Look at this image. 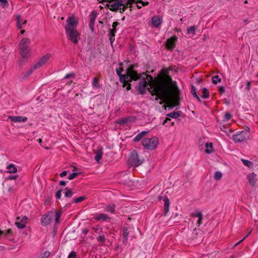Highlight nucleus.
Instances as JSON below:
<instances>
[{"label":"nucleus","mask_w":258,"mask_h":258,"mask_svg":"<svg viewBox=\"0 0 258 258\" xmlns=\"http://www.w3.org/2000/svg\"><path fill=\"white\" fill-rule=\"evenodd\" d=\"M168 89L167 86L161 82L157 83L153 87L151 86L150 88H148V90L152 96L156 95L155 100L157 101L159 99L161 100V101L160 102V104H162L163 101L167 98Z\"/></svg>","instance_id":"obj_2"},{"label":"nucleus","mask_w":258,"mask_h":258,"mask_svg":"<svg viewBox=\"0 0 258 258\" xmlns=\"http://www.w3.org/2000/svg\"><path fill=\"white\" fill-rule=\"evenodd\" d=\"M76 252L75 251L73 250L70 253L68 258H76Z\"/></svg>","instance_id":"obj_43"},{"label":"nucleus","mask_w":258,"mask_h":258,"mask_svg":"<svg viewBox=\"0 0 258 258\" xmlns=\"http://www.w3.org/2000/svg\"><path fill=\"white\" fill-rule=\"evenodd\" d=\"M0 2L3 3L4 5L8 4L7 0H0Z\"/></svg>","instance_id":"obj_59"},{"label":"nucleus","mask_w":258,"mask_h":258,"mask_svg":"<svg viewBox=\"0 0 258 258\" xmlns=\"http://www.w3.org/2000/svg\"><path fill=\"white\" fill-rule=\"evenodd\" d=\"M177 40V37L174 36L170 39H168L166 43V47L168 49L172 50L175 47V42Z\"/></svg>","instance_id":"obj_16"},{"label":"nucleus","mask_w":258,"mask_h":258,"mask_svg":"<svg viewBox=\"0 0 258 258\" xmlns=\"http://www.w3.org/2000/svg\"><path fill=\"white\" fill-rule=\"evenodd\" d=\"M222 176V173L220 171H216L215 173L214 178L216 180H220Z\"/></svg>","instance_id":"obj_39"},{"label":"nucleus","mask_w":258,"mask_h":258,"mask_svg":"<svg viewBox=\"0 0 258 258\" xmlns=\"http://www.w3.org/2000/svg\"><path fill=\"white\" fill-rule=\"evenodd\" d=\"M97 240L98 242L103 243L105 241V237L104 235H100L97 238Z\"/></svg>","instance_id":"obj_46"},{"label":"nucleus","mask_w":258,"mask_h":258,"mask_svg":"<svg viewBox=\"0 0 258 258\" xmlns=\"http://www.w3.org/2000/svg\"><path fill=\"white\" fill-rule=\"evenodd\" d=\"M241 161L245 166L249 168H252L253 166V163L250 161L246 159H241Z\"/></svg>","instance_id":"obj_33"},{"label":"nucleus","mask_w":258,"mask_h":258,"mask_svg":"<svg viewBox=\"0 0 258 258\" xmlns=\"http://www.w3.org/2000/svg\"><path fill=\"white\" fill-rule=\"evenodd\" d=\"M210 97V92L205 87L203 89L202 97L204 99L209 98Z\"/></svg>","instance_id":"obj_31"},{"label":"nucleus","mask_w":258,"mask_h":258,"mask_svg":"<svg viewBox=\"0 0 258 258\" xmlns=\"http://www.w3.org/2000/svg\"><path fill=\"white\" fill-rule=\"evenodd\" d=\"M116 27L115 28H112V29H109V33H111V34H115V33L116 32Z\"/></svg>","instance_id":"obj_51"},{"label":"nucleus","mask_w":258,"mask_h":258,"mask_svg":"<svg viewBox=\"0 0 258 258\" xmlns=\"http://www.w3.org/2000/svg\"><path fill=\"white\" fill-rule=\"evenodd\" d=\"M17 178H18V175H10L8 176V179L10 180L16 179Z\"/></svg>","instance_id":"obj_53"},{"label":"nucleus","mask_w":258,"mask_h":258,"mask_svg":"<svg viewBox=\"0 0 258 258\" xmlns=\"http://www.w3.org/2000/svg\"><path fill=\"white\" fill-rule=\"evenodd\" d=\"M59 185L61 186H64L66 185V181L61 180L59 182Z\"/></svg>","instance_id":"obj_57"},{"label":"nucleus","mask_w":258,"mask_h":258,"mask_svg":"<svg viewBox=\"0 0 258 258\" xmlns=\"http://www.w3.org/2000/svg\"><path fill=\"white\" fill-rule=\"evenodd\" d=\"M125 83L128 84V86L126 87V89L127 90H130L131 89V84H128V83H127L126 82Z\"/></svg>","instance_id":"obj_60"},{"label":"nucleus","mask_w":258,"mask_h":258,"mask_svg":"<svg viewBox=\"0 0 258 258\" xmlns=\"http://www.w3.org/2000/svg\"><path fill=\"white\" fill-rule=\"evenodd\" d=\"M50 253L48 251H45L44 252L41 253L38 258H48Z\"/></svg>","instance_id":"obj_38"},{"label":"nucleus","mask_w":258,"mask_h":258,"mask_svg":"<svg viewBox=\"0 0 258 258\" xmlns=\"http://www.w3.org/2000/svg\"><path fill=\"white\" fill-rule=\"evenodd\" d=\"M92 86L94 88H100L101 85L99 83V79L97 77H94L93 79Z\"/></svg>","instance_id":"obj_29"},{"label":"nucleus","mask_w":258,"mask_h":258,"mask_svg":"<svg viewBox=\"0 0 258 258\" xmlns=\"http://www.w3.org/2000/svg\"><path fill=\"white\" fill-rule=\"evenodd\" d=\"M8 169V172L10 173H15L17 172V167L13 164H10L7 166Z\"/></svg>","instance_id":"obj_26"},{"label":"nucleus","mask_w":258,"mask_h":258,"mask_svg":"<svg viewBox=\"0 0 258 258\" xmlns=\"http://www.w3.org/2000/svg\"><path fill=\"white\" fill-rule=\"evenodd\" d=\"M232 117V114L229 112H226L225 114V118L227 120H229Z\"/></svg>","instance_id":"obj_47"},{"label":"nucleus","mask_w":258,"mask_h":258,"mask_svg":"<svg viewBox=\"0 0 258 258\" xmlns=\"http://www.w3.org/2000/svg\"><path fill=\"white\" fill-rule=\"evenodd\" d=\"M30 43V39L25 38L21 41L19 50L20 53L23 58H26L30 55V48L29 45Z\"/></svg>","instance_id":"obj_6"},{"label":"nucleus","mask_w":258,"mask_h":258,"mask_svg":"<svg viewBox=\"0 0 258 258\" xmlns=\"http://www.w3.org/2000/svg\"><path fill=\"white\" fill-rule=\"evenodd\" d=\"M3 233H4V231H2V230H0V236L2 235Z\"/></svg>","instance_id":"obj_62"},{"label":"nucleus","mask_w":258,"mask_h":258,"mask_svg":"<svg viewBox=\"0 0 258 258\" xmlns=\"http://www.w3.org/2000/svg\"><path fill=\"white\" fill-rule=\"evenodd\" d=\"M20 63L21 64H23L24 63L23 62V60H21L20 61Z\"/></svg>","instance_id":"obj_64"},{"label":"nucleus","mask_w":258,"mask_h":258,"mask_svg":"<svg viewBox=\"0 0 258 258\" xmlns=\"http://www.w3.org/2000/svg\"><path fill=\"white\" fill-rule=\"evenodd\" d=\"M159 140L156 137L151 138H144L142 141V145L148 150H154L157 148Z\"/></svg>","instance_id":"obj_7"},{"label":"nucleus","mask_w":258,"mask_h":258,"mask_svg":"<svg viewBox=\"0 0 258 258\" xmlns=\"http://www.w3.org/2000/svg\"><path fill=\"white\" fill-rule=\"evenodd\" d=\"M197 29V26H192L189 27L187 29V34L194 35L196 33V30Z\"/></svg>","instance_id":"obj_28"},{"label":"nucleus","mask_w":258,"mask_h":258,"mask_svg":"<svg viewBox=\"0 0 258 258\" xmlns=\"http://www.w3.org/2000/svg\"><path fill=\"white\" fill-rule=\"evenodd\" d=\"M144 161V159L140 158L136 151L131 152V155L128 159V163L133 166L138 167L141 165Z\"/></svg>","instance_id":"obj_9"},{"label":"nucleus","mask_w":258,"mask_h":258,"mask_svg":"<svg viewBox=\"0 0 258 258\" xmlns=\"http://www.w3.org/2000/svg\"><path fill=\"white\" fill-rule=\"evenodd\" d=\"M192 215L197 216L198 218V220L197 221V224L198 225V226L199 227L201 225L202 220L203 219V216L202 213L201 212H199L197 213L192 214Z\"/></svg>","instance_id":"obj_24"},{"label":"nucleus","mask_w":258,"mask_h":258,"mask_svg":"<svg viewBox=\"0 0 258 258\" xmlns=\"http://www.w3.org/2000/svg\"><path fill=\"white\" fill-rule=\"evenodd\" d=\"M36 70V69H34V66H32L30 69H29L28 71H27L25 73H23L22 74V77L23 79H25L28 77L30 75L32 74L34 70Z\"/></svg>","instance_id":"obj_23"},{"label":"nucleus","mask_w":258,"mask_h":258,"mask_svg":"<svg viewBox=\"0 0 258 258\" xmlns=\"http://www.w3.org/2000/svg\"><path fill=\"white\" fill-rule=\"evenodd\" d=\"M128 229L127 228H124L123 230V242L126 243L127 241V237L128 236Z\"/></svg>","instance_id":"obj_32"},{"label":"nucleus","mask_w":258,"mask_h":258,"mask_svg":"<svg viewBox=\"0 0 258 258\" xmlns=\"http://www.w3.org/2000/svg\"><path fill=\"white\" fill-rule=\"evenodd\" d=\"M152 24L155 27L158 28L162 23V18L159 16L154 15L152 18Z\"/></svg>","instance_id":"obj_17"},{"label":"nucleus","mask_w":258,"mask_h":258,"mask_svg":"<svg viewBox=\"0 0 258 258\" xmlns=\"http://www.w3.org/2000/svg\"><path fill=\"white\" fill-rule=\"evenodd\" d=\"M250 81H247L246 84V88L245 89L247 91H249L250 89Z\"/></svg>","instance_id":"obj_50"},{"label":"nucleus","mask_w":258,"mask_h":258,"mask_svg":"<svg viewBox=\"0 0 258 258\" xmlns=\"http://www.w3.org/2000/svg\"><path fill=\"white\" fill-rule=\"evenodd\" d=\"M79 173L77 172H73L69 176L68 179L69 180H72L77 177Z\"/></svg>","instance_id":"obj_40"},{"label":"nucleus","mask_w":258,"mask_h":258,"mask_svg":"<svg viewBox=\"0 0 258 258\" xmlns=\"http://www.w3.org/2000/svg\"><path fill=\"white\" fill-rule=\"evenodd\" d=\"M191 93L193 97H195L199 102H201V100L199 96L197 95L196 92V88L195 86L193 85L191 86Z\"/></svg>","instance_id":"obj_30"},{"label":"nucleus","mask_w":258,"mask_h":258,"mask_svg":"<svg viewBox=\"0 0 258 258\" xmlns=\"http://www.w3.org/2000/svg\"><path fill=\"white\" fill-rule=\"evenodd\" d=\"M70 78H74V74L73 73L68 74L64 77V79H68Z\"/></svg>","instance_id":"obj_49"},{"label":"nucleus","mask_w":258,"mask_h":258,"mask_svg":"<svg viewBox=\"0 0 258 258\" xmlns=\"http://www.w3.org/2000/svg\"><path fill=\"white\" fill-rule=\"evenodd\" d=\"M78 22L74 17H69L66 21L65 27L68 39L77 44L80 39V35L77 30Z\"/></svg>","instance_id":"obj_1"},{"label":"nucleus","mask_w":258,"mask_h":258,"mask_svg":"<svg viewBox=\"0 0 258 258\" xmlns=\"http://www.w3.org/2000/svg\"><path fill=\"white\" fill-rule=\"evenodd\" d=\"M24 32H25V30H21V33L22 34H24Z\"/></svg>","instance_id":"obj_63"},{"label":"nucleus","mask_w":258,"mask_h":258,"mask_svg":"<svg viewBox=\"0 0 258 258\" xmlns=\"http://www.w3.org/2000/svg\"><path fill=\"white\" fill-rule=\"evenodd\" d=\"M86 199L85 196H81L75 199H74V202L75 203H78L81 202Z\"/></svg>","instance_id":"obj_37"},{"label":"nucleus","mask_w":258,"mask_h":258,"mask_svg":"<svg viewBox=\"0 0 258 258\" xmlns=\"http://www.w3.org/2000/svg\"><path fill=\"white\" fill-rule=\"evenodd\" d=\"M97 15V13L94 11H93L89 16V27L92 32H94V23L96 19Z\"/></svg>","instance_id":"obj_14"},{"label":"nucleus","mask_w":258,"mask_h":258,"mask_svg":"<svg viewBox=\"0 0 258 258\" xmlns=\"http://www.w3.org/2000/svg\"><path fill=\"white\" fill-rule=\"evenodd\" d=\"M171 119L170 118H167L164 121V122H163V124H165V123H166L168 121H170Z\"/></svg>","instance_id":"obj_61"},{"label":"nucleus","mask_w":258,"mask_h":258,"mask_svg":"<svg viewBox=\"0 0 258 258\" xmlns=\"http://www.w3.org/2000/svg\"><path fill=\"white\" fill-rule=\"evenodd\" d=\"M121 69H116L117 75L119 77V81L121 83L125 84V82L130 83L133 81H137L139 79L138 73L134 70V67L131 66L127 68L126 74H121Z\"/></svg>","instance_id":"obj_3"},{"label":"nucleus","mask_w":258,"mask_h":258,"mask_svg":"<svg viewBox=\"0 0 258 258\" xmlns=\"http://www.w3.org/2000/svg\"><path fill=\"white\" fill-rule=\"evenodd\" d=\"M247 179L250 185L254 187L256 181V175L254 172L250 173L247 175Z\"/></svg>","instance_id":"obj_18"},{"label":"nucleus","mask_w":258,"mask_h":258,"mask_svg":"<svg viewBox=\"0 0 258 258\" xmlns=\"http://www.w3.org/2000/svg\"><path fill=\"white\" fill-rule=\"evenodd\" d=\"M12 233V231L11 229H8L5 231H4V233H3V234H4V236H7L9 235H10V234H11Z\"/></svg>","instance_id":"obj_48"},{"label":"nucleus","mask_w":258,"mask_h":258,"mask_svg":"<svg viewBox=\"0 0 258 258\" xmlns=\"http://www.w3.org/2000/svg\"><path fill=\"white\" fill-rule=\"evenodd\" d=\"M68 172L67 171L64 170L62 172H61L60 174V176L61 177H63L67 175Z\"/></svg>","instance_id":"obj_54"},{"label":"nucleus","mask_w":258,"mask_h":258,"mask_svg":"<svg viewBox=\"0 0 258 258\" xmlns=\"http://www.w3.org/2000/svg\"><path fill=\"white\" fill-rule=\"evenodd\" d=\"M139 79H141V81L139 84L138 91L139 94L141 95L145 94L146 93V88L149 85V83L147 81L152 79V77L150 75H148L145 73L141 74H138Z\"/></svg>","instance_id":"obj_5"},{"label":"nucleus","mask_w":258,"mask_h":258,"mask_svg":"<svg viewBox=\"0 0 258 258\" xmlns=\"http://www.w3.org/2000/svg\"><path fill=\"white\" fill-rule=\"evenodd\" d=\"M94 219L96 221H106L109 220L110 218L107 215L104 213H99L94 217Z\"/></svg>","instance_id":"obj_19"},{"label":"nucleus","mask_w":258,"mask_h":258,"mask_svg":"<svg viewBox=\"0 0 258 258\" xmlns=\"http://www.w3.org/2000/svg\"><path fill=\"white\" fill-rule=\"evenodd\" d=\"M252 230H251L247 234V235L241 240L238 241L237 243H236L234 245V247L238 245L239 243H240L241 242H242L246 237H247L251 233Z\"/></svg>","instance_id":"obj_42"},{"label":"nucleus","mask_w":258,"mask_h":258,"mask_svg":"<svg viewBox=\"0 0 258 258\" xmlns=\"http://www.w3.org/2000/svg\"><path fill=\"white\" fill-rule=\"evenodd\" d=\"M17 26L19 29H21L22 26L27 23L26 20L23 21L21 19V17L20 15L17 16Z\"/></svg>","instance_id":"obj_21"},{"label":"nucleus","mask_w":258,"mask_h":258,"mask_svg":"<svg viewBox=\"0 0 258 258\" xmlns=\"http://www.w3.org/2000/svg\"><path fill=\"white\" fill-rule=\"evenodd\" d=\"M61 216L60 212L49 211L44 214L41 218V223L43 226H46L52 222L55 218V223L59 222Z\"/></svg>","instance_id":"obj_4"},{"label":"nucleus","mask_w":258,"mask_h":258,"mask_svg":"<svg viewBox=\"0 0 258 258\" xmlns=\"http://www.w3.org/2000/svg\"><path fill=\"white\" fill-rule=\"evenodd\" d=\"M181 113V111H173L172 112L169 113L167 114V115L169 117H170L172 118H177L180 116Z\"/></svg>","instance_id":"obj_27"},{"label":"nucleus","mask_w":258,"mask_h":258,"mask_svg":"<svg viewBox=\"0 0 258 258\" xmlns=\"http://www.w3.org/2000/svg\"><path fill=\"white\" fill-rule=\"evenodd\" d=\"M148 132L146 131H142L139 134L141 136L142 138L147 134Z\"/></svg>","instance_id":"obj_55"},{"label":"nucleus","mask_w":258,"mask_h":258,"mask_svg":"<svg viewBox=\"0 0 258 258\" xmlns=\"http://www.w3.org/2000/svg\"><path fill=\"white\" fill-rule=\"evenodd\" d=\"M107 7L111 11L116 12L119 10L120 13H123L127 9L126 3L125 5L123 4L122 0H115L112 3L109 2Z\"/></svg>","instance_id":"obj_8"},{"label":"nucleus","mask_w":258,"mask_h":258,"mask_svg":"<svg viewBox=\"0 0 258 258\" xmlns=\"http://www.w3.org/2000/svg\"><path fill=\"white\" fill-rule=\"evenodd\" d=\"M119 23L117 22H114L112 24V28L116 27L118 25Z\"/></svg>","instance_id":"obj_58"},{"label":"nucleus","mask_w":258,"mask_h":258,"mask_svg":"<svg viewBox=\"0 0 258 258\" xmlns=\"http://www.w3.org/2000/svg\"><path fill=\"white\" fill-rule=\"evenodd\" d=\"M50 57V54H46L41 57L34 65V69H38L46 63Z\"/></svg>","instance_id":"obj_12"},{"label":"nucleus","mask_w":258,"mask_h":258,"mask_svg":"<svg viewBox=\"0 0 258 258\" xmlns=\"http://www.w3.org/2000/svg\"><path fill=\"white\" fill-rule=\"evenodd\" d=\"M218 91L220 94L224 93L225 92V89L224 87H221L219 88Z\"/></svg>","instance_id":"obj_52"},{"label":"nucleus","mask_w":258,"mask_h":258,"mask_svg":"<svg viewBox=\"0 0 258 258\" xmlns=\"http://www.w3.org/2000/svg\"><path fill=\"white\" fill-rule=\"evenodd\" d=\"M206 147L207 149L205 150V152L207 153H211L212 152V149H213V144L212 143H206Z\"/></svg>","instance_id":"obj_34"},{"label":"nucleus","mask_w":258,"mask_h":258,"mask_svg":"<svg viewBox=\"0 0 258 258\" xmlns=\"http://www.w3.org/2000/svg\"><path fill=\"white\" fill-rule=\"evenodd\" d=\"M62 189H59L55 194V197L57 199H60L61 197Z\"/></svg>","instance_id":"obj_44"},{"label":"nucleus","mask_w":258,"mask_h":258,"mask_svg":"<svg viewBox=\"0 0 258 258\" xmlns=\"http://www.w3.org/2000/svg\"><path fill=\"white\" fill-rule=\"evenodd\" d=\"M127 119L126 118H125V119H123L120 120L119 121V123L121 124H124V123H127Z\"/></svg>","instance_id":"obj_56"},{"label":"nucleus","mask_w":258,"mask_h":258,"mask_svg":"<svg viewBox=\"0 0 258 258\" xmlns=\"http://www.w3.org/2000/svg\"><path fill=\"white\" fill-rule=\"evenodd\" d=\"M221 81V80L218 75H215L212 78V82L214 84H217L218 82H220Z\"/></svg>","instance_id":"obj_36"},{"label":"nucleus","mask_w":258,"mask_h":258,"mask_svg":"<svg viewBox=\"0 0 258 258\" xmlns=\"http://www.w3.org/2000/svg\"><path fill=\"white\" fill-rule=\"evenodd\" d=\"M248 138L247 133L245 131H242L237 134L233 135V140L235 143H240L246 141Z\"/></svg>","instance_id":"obj_10"},{"label":"nucleus","mask_w":258,"mask_h":258,"mask_svg":"<svg viewBox=\"0 0 258 258\" xmlns=\"http://www.w3.org/2000/svg\"><path fill=\"white\" fill-rule=\"evenodd\" d=\"M115 205L114 204H111L108 205L104 209V211L106 212L113 214L115 212Z\"/></svg>","instance_id":"obj_22"},{"label":"nucleus","mask_w":258,"mask_h":258,"mask_svg":"<svg viewBox=\"0 0 258 258\" xmlns=\"http://www.w3.org/2000/svg\"><path fill=\"white\" fill-rule=\"evenodd\" d=\"M133 4H135L136 5V7L138 9H140L142 8V6H145L149 5V2H143L142 1H136L135 0H128L126 3L127 8L128 7L132 8V5Z\"/></svg>","instance_id":"obj_11"},{"label":"nucleus","mask_w":258,"mask_h":258,"mask_svg":"<svg viewBox=\"0 0 258 258\" xmlns=\"http://www.w3.org/2000/svg\"><path fill=\"white\" fill-rule=\"evenodd\" d=\"M95 159L97 163L100 162V160L102 158L103 151L102 149H98L95 153Z\"/></svg>","instance_id":"obj_25"},{"label":"nucleus","mask_w":258,"mask_h":258,"mask_svg":"<svg viewBox=\"0 0 258 258\" xmlns=\"http://www.w3.org/2000/svg\"><path fill=\"white\" fill-rule=\"evenodd\" d=\"M163 201L164 202L163 212H164V215L166 216L167 214V213H168L169 210L170 201L167 196H164L163 197Z\"/></svg>","instance_id":"obj_20"},{"label":"nucleus","mask_w":258,"mask_h":258,"mask_svg":"<svg viewBox=\"0 0 258 258\" xmlns=\"http://www.w3.org/2000/svg\"><path fill=\"white\" fill-rule=\"evenodd\" d=\"M109 41H110V44L111 45H112V44H113V41H114L115 39H114V36H115V34H111V33H109Z\"/></svg>","instance_id":"obj_41"},{"label":"nucleus","mask_w":258,"mask_h":258,"mask_svg":"<svg viewBox=\"0 0 258 258\" xmlns=\"http://www.w3.org/2000/svg\"><path fill=\"white\" fill-rule=\"evenodd\" d=\"M64 189L66 190L64 193L65 197L67 198H71L73 196L74 192L68 187H66Z\"/></svg>","instance_id":"obj_35"},{"label":"nucleus","mask_w":258,"mask_h":258,"mask_svg":"<svg viewBox=\"0 0 258 258\" xmlns=\"http://www.w3.org/2000/svg\"><path fill=\"white\" fill-rule=\"evenodd\" d=\"M28 218L26 216H23L22 218L17 217L15 224L17 227L20 229L25 227Z\"/></svg>","instance_id":"obj_13"},{"label":"nucleus","mask_w":258,"mask_h":258,"mask_svg":"<svg viewBox=\"0 0 258 258\" xmlns=\"http://www.w3.org/2000/svg\"><path fill=\"white\" fill-rule=\"evenodd\" d=\"M8 119L15 122H24L28 120V118L27 117L22 116H9Z\"/></svg>","instance_id":"obj_15"},{"label":"nucleus","mask_w":258,"mask_h":258,"mask_svg":"<svg viewBox=\"0 0 258 258\" xmlns=\"http://www.w3.org/2000/svg\"><path fill=\"white\" fill-rule=\"evenodd\" d=\"M142 139V137H141V136L139 134L134 138L133 141L135 142H137L141 140Z\"/></svg>","instance_id":"obj_45"}]
</instances>
